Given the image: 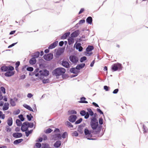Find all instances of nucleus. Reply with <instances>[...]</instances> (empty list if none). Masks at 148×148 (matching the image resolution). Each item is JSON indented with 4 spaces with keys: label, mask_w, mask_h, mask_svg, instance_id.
I'll return each instance as SVG.
<instances>
[{
    "label": "nucleus",
    "mask_w": 148,
    "mask_h": 148,
    "mask_svg": "<svg viewBox=\"0 0 148 148\" xmlns=\"http://www.w3.org/2000/svg\"><path fill=\"white\" fill-rule=\"evenodd\" d=\"M102 127V126L99 125L95 130L92 129V130H89L87 129H85L84 132L86 138L89 140H96V138H91L92 137V134L96 135L97 137H101L103 134V132L100 133Z\"/></svg>",
    "instance_id": "f257e3e1"
},
{
    "label": "nucleus",
    "mask_w": 148,
    "mask_h": 148,
    "mask_svg": "<svg viewBox=\"0 0 148 148\" xmlns=\"http://www.w3.org/2000/svg\"><path fill=\"white\" fill-rule=\"evenodd\" d=\"M94 117L90 119V125L92 129L95 130L96 129L98 125V122L96 117L97 114L96 113H94Z\"/></svg>",
    "instance_id": "f03ea898"
},
{
    "label": "nucleus",
    "mask_w": 148,
    "mask_h": 148,
    "mask_svg": "<svg viewBox=\"0 0 148 148\" xmlns=\"http://www.w3.org/2000/svg\"><path fill=\"white\" fill-rule=\"evenodd\" d=\"M66 69H65L63 68H58L54 70L52 73L53 75L58 76L63 75Z\"/></svg>",
    "instance_id": "7ed1b4c3"
},
{
    "label": "nucleus",
    "mask_w": 148,
    "mask_h": 148,
    "mask_svg": "<svg viewBox=\"0 0 148 148\" xmlns=\"http://www.w3.org/2000/svg\"><path fill=\"white\" fill-rule=\"evenodd\" d=\"M85 66V63H81L77 65L76 67L72 68L70 69V71L74 74L78 73L79 72L78 71H76L75 70H79L84 67Z\"/></svg>",
    "instance_id": "20e7f679"
},
{
    "label": "nucleus",
    "mask_w": 148,
    "mask_h": 148,
    "mask_svg": "<svg viewBox=\"0 0 148 148\" xmlns=\"http://www.w3.org/2000/svg\"><path fill=\"white\" fill-rule=\"evenodd\" d=\"M39 75L38 76L40 79H42L44 77H47L49 75V71L47 69H43L39 71Z\"/></svg>",
    "instance_id": "39448f33"
},
{
    "label": "nucleus",
    "mask_w": 148,
    "mask_h": 148,
    "mask_svg": "<svg viewBox=\"0 0 148 148\" xmlns=\"http://www.w3.org/2000/svg\"><path fill=\"white\" fill-rule=\"evenodd\" d=\"M111 68L113 71H120L122 70L123 67L121 64L117 63L112 64Z\"/></svg>",
    "instance_id": "423d86ee"
},
{
    "label": "nucleus",
    "mask_w": 148,
    "mask_h": 148,
    "mask_svg": "<svg viewBox=\"0 0 148 148\" xmlns=\"http://www.w3.org/2000/svg\"><path fill=\"white\" fill-rule=\"evenodd\" d=\"M29 123V122L27 121L23 123L21 128L22 131L24 132L25 131H28L27 126H28V124Z\"/></svg>",
    "instance_id": "0eeeda50"
},
{
    "label": "nucleus",
    "mask_w": 148,
    "mask_h": 148,
    "mask_svg": "<svg viewBox=\"0 0 148 148\" xmlns=\"http://www.w3.org/2000/svg\"><path fill=\"white\" fill-rule=\"evenodd\" d=\"M53 58V54L49 53L47 55H45L43 58L45 60L47 61H49L52 59Z\"/></svg>",
    "instance_id": "6e6552de"
},
{
    "label": "nucleus",
    "mask_w": 148,
    "mask_h": 148,
    "mask_svg": "<svg viewBox=\"0 0 148 148\" xmlns=\"http://www.w3.org/2000/svg\"><path fill=\"white\" fill-rule=\"evenodd\" d=\"M77 119V116L76 115H72L70 116L68 118L69 121L72 123L75 122Z\"/></svg>",
    "instance_id": "1a4fd4ad"
},
{
    "label": "nucleus",
    "mask_w": 148,
    "mask_h": 148,
    "mask_svg": "<svg viewBox=\"0 0 148 148\" xmlns=\"http://www.w3.org/2000/svg\"><path fill=\"white\" fill-rule=\"evenodd\" d=\"M69 58L71 61L73 63H76L78 61V58L74 56H70Z\"/></svg>",
    "instance_id": "9d476101"
},
{
    "label": "nucleus",
    "mask_w": 148,
    "mask_h": 148,
    "mask_svg": "<svg viewBox=\"0 0 148 148\" xmlns=\"http://www.w3.org/2000/svg\"><path fill=\"white\" fill-rule=\"evenodd\" d=\"M87 110L88 112H87L86 117H87V119H88L89 118V115L93 116L94 114V113L90 108H87Z\"/></svg>",
    "instance_id": "9b49d317"
},
{
    "label": "nucleus",
    "mask_w": 148,
    "mask_h": 148,
    "mask_svg": "<svg viewBox=\"0 0 148 148\" xmlns=\"http://www.w3.org/2000/svg\"><path fill=\"white\" fill-rule=\"evenodd\" d=\"M62 65L66 68H68L70 67L69 63L66 61L63 60L62 62Z\"/></svg>",
    "instance_id": "f8f14e48"
},
{
    "label": "nucleus",
    "mask_w": 148,
    "mask_h": 148,
    "mask_svg": "<svg viewBox=\"0 0 148 148\" xmlns=\"http://www.w3.org/2000/svg\"><path fill=\"white\" fill-rule=\"evenodd\" d=\"M22 134L19 132L14 133L12 134L13 136L16 138H21L22 137Z\"/></svg>",
    "instance_id": "ddd939ff"
},
{
    "label": "nucleus",
    "mask_w": 148,
    "mask_h": 148,
    "mask_svg": "<svg viewBox=\"0 0 148 148\" xmlns=\"http://www.w3.org/2000/svg\"><path fill=\"white\" fill-rule=\"evenodd\" d=\"M58 41H56L51 44L48 47V49H52L56 47L58 45Z\"/></svg>",
    "instance_id": "4468645a"
},
{
    "label": "nucleus",
    "mask_w": 148,
    "mask_h": 148,
    "mask_svg": "<svg viewBox=\"0 0 148 148\" xmlns=\"http://www.w3.org/2000/svg\"><path fill=\"white\" fill-rule=\"evenodd\" d=\"M79 30H75L71 34V36L72 38L77 37L79 34Z\"/></svg>",
    "instance_id": "2eb2a0df"
},
{
    "label": "nucleus",
    "mask_w": 148,
    "mask_h": 148,
    "mask_svg": "<svg viewBox=\"0 0 148 148\" xmlns=\"http://www.w3.org/2000/svg\"><path fill=\"white\" fill-rule=\"evenodd\" d=\"M85 125L86 124L85 123H84L79 126L77 129V131L81 134H82L83 133V131H82V127H84Z\"/></svg>",
    "instance_id": "dca6fc26"
},
{
    "label": "nucleus",
    "mask_w": 148,
    "mask_h": 148,
    "mask_svg": "<svg viewBox=\"0 0 148 148\" xmlns=\"http://www.w3.org/2000/svg\"><path fill=\"white\" fill-rule=\"evenodd\" d=\"M14 74V72L13 71H8L5 73L4 75L7 77H10L13 75Z\"/></svg>",
    "instance_id": "f3484780"
},
{
    "label": "nucleus",
    "mask_w": 148,
    "mask_h": 148,
    "mask_svg": "<svg viewBox=\"0 0 148 148\" xmlns=\"http://www.w3.org/2000/svg\"><path fill=\"white\" fill-rule=\"evenodd\" d=\"M81 44L80 43L77 44L75 46V48L76 49H78L79 51H81L83 50V48L81 46Z\"/></svg>",
    "instance_id": "a211bd4d"
},
{
    "label": "nucleus",
    "mask_w": 148,
    "mask_h": 148,
    "mask_svg": "<svg viewBox=\"0 0 148 148\" xmlns=\"http://www.w3.org/2000/svg\"><path fill=\"white\" fill-rule=\"evenodd\" d=\"M61 144V141L60 140H58L55 143L53 146L56 148H58L60 146Z\"/></svg>",
    "instance_id": "6ab92c4d"
},
{
    "label": "nucleus",
    "mask_w": 148,
    "mask_h": 148,
    "mask_svg": "<svg viewBox=\"0 0 148 148\" xmlns=\"http://www.w3.org/2000/svg\"><path fill=\"white\" fill-rule=\"evenodd\" d=\"M70 33L69 32L65 33L61 37V39H66L70 35Z\"/></svg>",
    "instance_id": "aec40b11"
},
{
    "label": "nucleus",
    "mask_w": 148,
    "mask_h": 148,
    "mask_svg": "<svg viewBox=\"0 0 148 148\" xmlns=\"http://www.w3.org/2000/svg\"><path fill=\"white\" fill-rule=\"evenodd\" d=\"M86 21L88 24L91 25L92 23V19L91 16H89L86 18Z\"/></svg>",
    "instance_id": "412c9836"
},
{
    "label": "nucleus",
    "mask_w": 148,
    "mask_h": 148,
    "mask_svg": "<svg viewBox=\"0 0 148 148\" xmlns=\"http://www.w3.org/2000/svg\"><path fill=\"white\" fill-rule=\"evenodd\" d=\"M80 114L82 116H84V118L87 119V117H86L87 112L84 110H82L80 112Z\"/></svg>",
    "instance_id": "4be33fe9"
},
{
    "label": "nucleus",
    "mask_w": 148,
    "mask_h": 148,
    "mask_svg": "<svg viewBox=\"0 0 148 148\" xmlns=\"http://www.w3.org/2000/svg\"><path fill=\"white\" fill-rule=\"evenodd\" d=\"M36 62V60L35 58H32L29 60V63L30 64L33 65Z\"/></svg>",
    "instance_id": "5701e85b"
},
{
    "label": "nucleus",
    "mask_w": 148,
    "mask_h": 148,
    "mask_svg": "<svg viewBox=\"0 0 148 148\" xmlns=\"http://www.w3.org/2000/svg\"><path fill=\"white\" fill-rule=\"evenodd\" d=\"M8 67L5 64L2 66L0 69L1 71L2 72H6L8 71Z\"/></svg>",
    "instance_id": "b1692460"
},
{
    "label": "nucleus",
    "mask_w": 148,
    "mask_h": 148,
    "mask_svg": "<svg viewBox=\"0 0 148 148\" xmlns=\"http://www.w3.org/2000/svg\"><path fill=\"white\" fill-rule=\"evenodd\" d=\"M8 124L9 126H11L12 124V117H10L7 120Z\"/></svg>",
    "instance_id": "393cba45"
},
{
    "label": "nucleus",
    "mask_w": 148,
    "mask_h": 148,
    "mask_svg": "<svg viewBox=\"0 0 148 148\" xmlns=\"http://www.w3.org/2000/svg\"><path fill=\"white\" fill-rule=\"evenodd\" d=\"M23 106L24 107H25V108H26L28 110L32 112H34L33 109L29 106L26 104H24L23 105Z\"/></svg>",
    "instance_id": "a878e982"
},
{
    "label": "nucleus",
    "mask_w": 148,
    "mask_h": 148,
    "mask_svg": "<svg viewBox=\"0 0 148 148\" xmlns=\"http://www.w3.org/2000/svg\"><path fill=\"white\" fill-rule=\"evenodd\" d=\"M23 140V139L22 138L16 140L14 141L13 143L15 145H17L21 143Z\"/></svg>",
    "instance_id": "bb28decb"
},
{
    "label": "nucleus",
    "mask_w": 148,
    "mask_h": 148,
    "mask_svg": "<svg viewBox=\"0 0 148 148\" xmlns=\"http://www.w3.org/2000/svg\"><path fill=\"white\" fill-rule=\"evenodd\" d=\"M94 47L93 46L88 45L86 48V51L87 52H90L94 49Z\"/></svg>",
    "instance_id": "cd10ccee"
},
{
    "label": "nucleus",
    "mask_w": 148,
    "mask_h": 148,
    "mask_svg": "<svg viewBox=\"0 0 148 148\" xmlns=\"http://www.w3.org/2000/svg\"><path fill=\"white\" fill-rule=\"evenodd\" d=\"M80 99V101H79V103H88L87 101L85 100L86 99V98L84 97H81Z\"/></svg>",
    "instance_id": "c85d7f7f"
},
{
    "label": "nucleus",
    "mask_w": 148,
    "mask_h": 148,
    "mask_svg": "<svg viewBox=\"0 0 148 148\" xmlns=\"http://www.w3.org/2000/svg\"><path fill=\"white\" fill-rule=\"evenodd\" d=\"M9 104L8 103H5L4 104V105L3 107V110H8L9 108Z\"/></svg>",
    "instance_id": "c756f323"
},
{
    "label": "nucleus",
    "mask_w": 148,
    "mask_h": 148,
    "mask_svg": "<svg viewBox=\"0 0 148 148\" xmlns=\"http://www.w3.org/2000/svg\"><path fill=\"white\" fill-rule=\"evenodd\" d=\"M39 68H37L34 71V72L35 73V76L36 77H38L39 76Z\"/></svg>",
    "instance_id": "7c9ffc66"
},
{
    "label": "nucleus",
    "mask_w": 148,
    "mask_h": 148,
    "mask_svg": "<svg viewBox=\"0 0 148 148\" xmlns=\"http://www.w3.org/2000/svg\"><path fill=\"white\" fill-rule=\"evenodd\" d=\"M10 102L11 105L13 107L15 106L16 105L15 101L13 100L12 98L10 99Z\"/></svg>",
    "instance_id": "2f4dec72"
},
{
    "label": "nucleus",
    "mask_w": 148,
    "mask_h": 148,
    "mask_svg": "<svg viewBox=\"0 0 148 148\" xmlns=\"http://www.w3.org/2000/svg\"><path fill=\"white\" fill-rule=\"evenodd\" d=\"M74 39L73 38L70 37V38H69L68 39V42L69 45H71V44H73L74 43Z\"/></svg>",
    "instance_id": "473e14b6"
},
{
    "label": "nucleus",
    "mask_w": 148,
    "mask_h": 148,
    "mask_svg": "<svg viewBox=\"0 0 148 148\" xmlns=\"http://www.w3.org/2000/svg\"><path fill=\"white\" fill-rule=\"evenodd\" d=\"M53 137L55 138H57L59 139H61L62 138V136L60 134H55L53 135Z\"/></svg>",
    "instance_id": "72a5a7b5"
},
{
    "label": "nucleus",
    "mask_w": 148,
    "mask_h": 148,
    "mask_svg": "<svg viewBox=\"0 0 148 148\" xmlns=\"http://www.w3.org/2000/svg\"><path fill=\"white\" fill-rule=\"evenodd\" d=\"M16 123L18 126H21L22 124L21 121L19 119H17L16 120Z\"/></svg>",
    "instance_id": "f704fd0d"
},
{
    "label": "nucleus",
    "mask_w": 148,
    "mask_h": 148,
    "mask_svg": "<svg viewBox=\"0 0 148 148\" xmlns=\"http://www.w3.org/2000/svg\"><path fill=\"white\" fill-rule=\"evenodd\" d=\"M26 116L28 121H31L32 118H33V116L31 114H30L29 115H27Z\"/></svg>",
    "instance_id": "c9c22d12"
},
{
    "label": "nucleus",
    "mask_w": 148,
    "mask_h": 148,
    "mask_svg": "<svg viewBox=\"0 0 148 148\" xmlns=\"http://www.w3.org/2000/svg\"><path fill=\"white\" fill-rule=\"evenodd\" d=\"M66 124L69 127H73V125L68 121H67L66 122Z\"/></svg>",
    "instance_id": "e433bc0d"
},
{
    "label": "nucleus",
    "mask_w": 148,
    "mask_h": 148,
    "mask_svg": "<svg viewBox=\"0 0 148 148\" xmlns=\"http://www.w3.org/2000/svg\"><path fill=\"white\" fill-rule=\"evenodd\" d=\"M40 53L38 51H37L36 52L34 53V54L33 56V57H34V58H38L39 56Z\"/></svg>",
    "instance_id": "4c0bfd02"
},
{
    "label": "nucleus",
    "mask_w": 148,
    "mask_h": 148,
    "mask_svg": "<svg viewBox=\"0 0 148 148\" xmlns=\"http://www.w3.org/2000/svg\"><path fill=\"white\" fill-rule=\"evenodd\" d=\"M42 82L44 84L49 83V79L48 78L46 79H42Z\"/></svg>",
    "instance_id": "58836bf2"
},
{
    "label": "nucleus",
    "mask_w": 148,
    "mask_h": 148,
    "mask_svg": "<svg viewBox=\"0 0 148 148\" xmlns=\"http://www.w3.org/2000/svg\"><path fill=\"white\" fill-rule=\"evenodd\" d=\"M82 118H80L78 120L75 122V124H78L80 123L82 121Z\"/></svg>",
    "instance_id": "ea45409f"
},
{
    "label": "nucleus",
    "mask_w": 148,
    "mask_h": 148,
    "mask_svg": "<svg viewBox=\"0 0 148 148\" xmlns=\"http://www.w3.org/2000/svg\"><path fill=\"white\" fill-rule=\"evenodd\" d=\"M143 133H145L147 132L148 131V129L145 125H143Z\"/></svg>",
    "instance_id": "a19ab883"
},
{
    "label": "nucleus",
    "mask_w": 148,
    "mask_h": 148,
    "mask_svg": "<svg viewBox=\"0 0 148 148\" xmlns=\"http://www.w3.org/2000/svg\"><path fill=\"white\" fill-rule=\"evenodd\" d=\"M18 117L20 119V121H23L25 120L24 118L23 117V115L22 114L19 115L18 116Z\"/></svg>",
    "instance_id": "79ce46f5"
},
{
    "label": "nucleus",
    "mask_w": 148,
    "mask_h": 148,
    "mask_svg": "<svg viewBox=\"0 0 148 148\" xmlns=\"http://www.w3.org/2000/svg\"><path fill=\"white\" fill-rule=\"evenodd\" d=\"M87 59L86 57V56H83L81 57L80 59V62H83L84 61L86 60Z\"/></svg>",
    "instance_id": "37998d69"
},
{
    "label": "nucleus",
    "mask_w": 148,
    "mask_h": 148,
    "mask_svg": "<svg viewBox=\"0 0 148 148\" xmlns=\"http://www.w3.org/2000/svg\"><path fill=\"white\" fill-rule=\"evenodd\" d=\"M8 71H12L14 69V67L12 66H7Z\"/></svg>",
    "instance_id": "c03bdc74"
},
{
    "label": "nucleus",
    "mask_w": 148,
    "mask_h": 148,
    "mask_svg": "<svg viewBox=\"0 0 148 148\" xmlns=\"http://www.w3.org/2000/svg\"><path fill=\"white\" fill-rule=\"evenodd\" d=\"M67 136L68 134L67 132H65L62 134V137L63 138H65Z\"/></svg>",
    "instance_id": "a18cd8bd"
},
{
    "label": "nucleus",
    "mask_w": 148,
    "mask_h": 148,
    "mask_svg": "<svg viewBox=\"0 0 148 148\" xmlns=\"http://www.w3.org/2000/svg\"><path fill=\"white\" fill-rule=\"evenodd\" d=\"M0 91H1L4 94H5V89L4 87L3 86L1 87L0 88Z\"/></svg>",
    "instance_id": "49530a36"
},
{
    "label": "nucleus",
    "mask_w": 148,
    "mask_h": 148,
    "mask_svg": "<svg viewBox=\"0 0 148 148\" xmlns=\"http://www.w3.org/2000/svg\"><path fill=\"white\" fill-rule=\"evenodd\" d=\"M72 136H77L78 135V132L76 131H75L72 134Z\"/></svg>",
    "instance_id": "de8ad7c7"
},
{
    "label": "nucleus",
    "mask_w": 148,
    "mask_h": 148,
    "mask_svg": "<svg viewBox=\"0 0 148 148\" xmlns=\"http://www.w3.org/2000/svg\"><path fill=\"white\" fill-rule=\"evenodd\" d=\"M42 145L43 146L42 148H49V145L47 143H45L44 144H42Z\"/></svg>",
    "instance_id": "09e8293b"
},
{
    "label": "nucleus",
    "mask_w": 148,
    "mask_h": 148,
    "mask_svg": "<svg viewBox=\"0 0 148 148\" xmlns=\"http://www.w3.org/2000/svg\"><path fill=\"white\" fill-rule=\"evenodd\" d=\"M27 70L29 71L32 72L33 71L34 69L32 67H28L27 68Z\"/></svg>",
    "instance_id": "8fccbe9b"
},
{
    "label": "nucleus",
    "mask_w": 148,
    "mask_h": 148,
    "mask_svg": "<svg viewBox=\"0 0 148 148\" xmlns=\"http://www.w3.org/2000/svg\"><path fill=\"white\" fill-rule=\"evenodd\" d=\"M20 112V110L19 109H18L16 111H15L13 112V114L14 115H18V114Z\"/></svg>",
    "instance_id": "3c124183"
},
{
    "label": "nucleus",
    "mask_w": 148,
    "mask_h": 148,
    "mask_svg": "<svg viewBox=\"0 0 148 148\" xmlns=\"http://www.w3.org/2000/svg\"><path fill=\"white\" fill-rule=\"evenodd\" d=\"M34 126V123H29V124H28V126L27 127L32 128Z\"/></svg>",
    "instance_id": "603ef678"
},
{
    "label": "nucleus",
    "mask_w": 148,
    "mask_h": 148,
    "mask_svg": "<svg viewBox=\"0 0 148 148\" xmlns=\"http://www.w3.org/2000/svg\"><path fill=\"white\" fill-rule=\"evenodd\" d=\"M52 131V130L50 128H48L45 131L46 133H50Z\"/></svg>",
    "instance_id": "864d4df0"
},
{
    "label": "nucleus",
    "mask_w": 148,
    "mask_h": 148,
    "mask_svg": "<svg viewBox=\"0 0 148 148\" xmlns=\"http://www.w3.org/2000/svg\"><path fill=\"white\" fill-rule=\"evenodd\" d=\"M99 123L100 125H102L103 124V119L101 117L99 119Z\"/></svg>",
    "instance_id": "5fc2aeb1"
},
{
    "label": "nucleus",
    "mask_w": 148,
    "mask_h": 148,
    "mask_svg": "<svg viewBox=\"0 0 148 148\" xmlns=\"http://www.w3.org/2000/svg\"><path fill=\"white\" fill-rule=\"evenodd\" d=\"M36 146L38 148H40L41 147V145L40 143H36Z\"/></svg>",
    "instance_id": "6e6d98bb"
},
{
    "label": "nucleus",
    "mask_w": 148,
    "mask_h": 148,
    "mask_svg": "<svg viewBox=\"0 0 148 148\" xmlns=\"http://www.w3.org/2000/svg\"><path fill=\"white\" fill-rule=\"evenodd\" d=\"M97 111L99 112L100 114H103V115L104 116V115H103V112L99 108H97Z\"/></svg>",
    "instance_id": "4d7b16f0"
},
{
    "label": "nucleus",
    "mask_w": 148,
    "mask_h": 148,
    "mask_svg": "<svg viewBox=\"0 0 148 148\" xmlns=\"http://www.w3.org/2000/svg\"><path fill=\"white\" fill-rule=\"evenodd\" d=\"M77 112L74 110H71L70 111V114H77Z\"/></svg>",
    "instance_id": "13d9d810"
},
{
    "label": "nucleus",
    "mask_w": 148,
    "mask_h": 148,
    "mask_svg": "<svg viewBox=\"0 0 148 148\" xmlns=\"http://www.w3.org/2000/svg\"><path fill=\"white\" fill-rule=\"evenodd\" d=\"M85 22V20H80L78 23V24H81L82 23H84Z\"/></svg>",
    "instance_id": "bf43d9fd"
},
{
    "label": "nucleus",
    "mask_w": 148,
    "mask_h": 148,
    "mask_svg": "<svg viewBox=\"0 0 148 148\" xmlns=\"http://www.w3.org/2000/svg\"><path fill=\"white\" fill-rule=\"evenodd\" d=\"M17 42L12 43L11 45H10L8 46V48H9L12 47L14 46V45H15L17 43Z\"/></svg>",
    "instance_id": "052dcab7"
},
{
    "label": "nucleus",
    "mask_w": 148,
    "mask_h": 148,
    "mask_svg": "<svg viewBox=\"0 0 148 148\" xmlns=\"http://www.w3.org/2000/svg\"><path fill=\"white\" fill-rule=\"evenodd\" d=\"M109 87L107 86H105L103 87L104 89L106 91H108L109 90Z\"/></svg>",
    "instance_id": "680f3d73"
},
{
    "label": "nucleus",
    "mask_w": 148,
    "mask_h": 148,
    "mask_svg": "<svg viewBox=\"0 0 148 148\" xmlns=\"http://www.w3.org/2000/svg\"><path fill=\"white\" fill-rule=\"evenodd\" d=\"M45 65L44 64L41 63L39 64V67L40 68H44L45 67Z\"/></svg>",
    "instance_id": "e2e57ef3"
},
{
    "label": "nucleus",
    "mask_w": 148,
    "mask_h": 148,
    "mask_svg": "<svg viewBox=\"0 0 148 148\" xmlns=\"http://www.w3.org/2000/svg\"><path fill=\"white\" fill-rule=\"evenodd\" d=\"M119 91V89L118 88L115 89L113 92V94H116Z\"/></svg>",
    "instance_id": "0e129e2a"
},
{
    "label": "nucleus",
    "mask_w": 148,
    "mask_h": 148,
    "mask_svg": "<svg viewBox=\"0 0 148 148\" xmlns=\"http://www.w3.org/2000/svg\"><path fill=\"white\" fill-rule=\"evenodd\" d=\"M92 104L96 107H99V105H98V104L96 103L95 102H93L92 103Z\"/></svg>",
    "instance_id": "69168bd1"
},
{
    "label": "nucleus",
    "mask_w": 148,
    "mask_h": 148,
    "mask_svg": "<svg viewBox=\"0 0 148 148\" xmlns=\"http://www.w3.org/2000/svg\"><path fill=\"white\" fill-rule=\"evenodd\" d=\"M64 43V42L63 41H61L59 42V45L60 46L62 47Z\"/></svg>",
    "instance_id": "338daca9"
},
{
    "label": "nucleus",
    "mask_w": 148,
    "mask_h": 148,
    "mask_svg": "<svg viewBox=\"0 0 148 148\" xmlns=\"http://www.w3.org/2000/svg\"><path fill=\"white\" fill-rule=\"evenodd\" d=\"M84 8H82L80 9V11H79L78 14H79L82 13L84 11Z\"/></svg>",
    "instance_id": "774afa93"
}]
</instances>
